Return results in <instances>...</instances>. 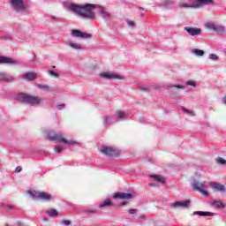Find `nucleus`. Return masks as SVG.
Here are the masks:
<instances>
[{"mask_svg": "<svg viewBox=\"0 0 226 226\" xmlns=\"http://www.w3.org/2000/svg\"><path fill=\"white\" fill-rule=\"evenodd\" d=\"M95 8L96 4H79L71 3L67 6L68 11H72V13H74L77 17L86 19L87 20H94V19H96V14L93 11Z\"/></svg>", "mask_w": 226, "mask_h": 226, "instance_id": "f257e3e1", "label": "nucleus"}, {"mask_svg": "<svg viewBox=\"0 0 226 226\" xmlns=\"http://www.w3.org/2000/svg\"><path fill=\"white\" fill-rule=\"evenodd\" d=\"M47 137L49 140L55 141V142H63L64 144H68L69 146H75V144H77V141L68 140L63 138L62 133H56L54 131H49L47 132Z\"/></svg>", "mask_w": 226, "mask_h": 226, "instance_id": "f03ea898", "label": "nucleus"}, {"mask_svg": "<svg viewBox=\"0 0 226 226\" xmlns=\"http://www.w3.org/2000/svg\"><path fill=\"white\" fill-rule=\"evenodd\" d=\"M17 98L19 102H23V103H27L28 105H40V103H41V98L24 93L19 94Z\"/></svg>", "mask_w": 226, "mask_h": 226, "instance_id": "7ed1b4c3", "label": "nucleus"}, {"mask_svg": "<svg viewBox=\"0 0 226 226\" xmlns=\"http://www.w3.org/2000/svg\"><path fill=\"white\" fill-rule=\"evenodd\" d=\"M11 6L14 11L25 15V13H29V6L24 4L23 0H10Z\"/></svg>", "mask_w": 226, "mask_h": 226, "instance_id": "20e7f679", "label": "nucleus"}, {"mask_svg": "<svg viewBox=\"0 0 226 226\" xmlns=\"http://www.w3.org/2000/svg\"><path fill=\"white\" fill-rule=\"evenodd\" d=\"M194 192H199L203 195V197H209V192H207V185H204L202 182L194 180L191 185Z\"/></svg>", "mask_w": 226, "mask_h": 226, "instance_id": "39448f33", "label": "nucleus"}, {"mask_svg": "<svg viewBox=\"0 0 226 226\" xmlns=\"http://www.w3.org/2000/svg\"><path fill=\"white\" fill-rule=\"evenodd\" d=\"M101 153H102V154H105V156H109V157L119 156V154H121V151H119V149L113 147H105V146H103L101 148Z\"/></svg>", "mask_w": 226, "mask_h": 226, "instance_id": "423d86ee", "label": "nucleus"}, {"mask_svg": "<svg viewBox=\"0 0 226 226\" xmlns=\"http://www.w3.org/2000/svg\"><path fill=\"white\" fill-rule=\"evenodd\" d=\"M207 29L216 32L217 34H225L226 27L222 25H216L215 23H208L206 25Z\"/></svg>", "mask_w": 226, "mask_h": 226, "instance_id": "0eeeda50", "label": "nucleus"}, {"mask_svg": "<svg viewBox=\"0 0 226 226\" xmlns=\"http://www.w3.org/2000/svg\"><path fill=\"white\" fill-rule=\"evenodd\" d=\"M71 36H72V38H83L84 40H87L89 38H93V34H87V33H84L79 29H72L71 31Z\"/></svg>", "mask_w": 226, "mask_h": 226, "instance_id": "6e6552de", "label": "nucleus"}, {"mask_svg": "<svg viewBox=\"0 0 226 226\" xmlns=\"http://www.w3.org/2000/svg\"><path fill=\"white\" fill-rule=\"evenodd\" d=\"M30 195L34 197V199H41V200H50V194H48L47 192H30Z\"/></svg>", "mask_w": 226, "mask_h": 226, "instance_id": "1a4fd4ad", "label": "nucleus"}, {"mask_svg": "<svg viewBox=\"0 0 226 226\" xmlns=\"http://www.w3.org/2000/svg\"><path fill=\"white\" fill-rule=\"evenodd\" d=\"M0 64H11L12 66H17L19 62L11 57L0 56Z\"/></svg>", "mask_w": 226, "mask_h": 226, "instance_id": "9d476101", "label": "nucleus"}, {"mask_svg": "<svg viewBox=\"0 0 226 226\" xmlns=\"http://www.w3.org/2000/svg\"><path fill=\"white\" fill-rule=\"evenodd\" d=\"M184 29L190 36H200V34L202 33V29L200 28L185 26Z\"/></svg>", "mask_w": 226, "mask_h": 226, "instance_id": "9b49d317", "label": "nucleus"}, {"mask_svg": "<svg viewBox=\"0 0 226 226\" xmlns=\"http://www.w3.org/2000/svg\"><path fill=\"white\" fill-rule=\"evenodd\" d=\"M209 186L214 190L215 192H225L226 188L225 185L222 184H218L216 182H209L208 183Z\"/></svg>", "mask_w": 226, "mask_h": 226, "instance_id": "f8f14e48", "label": "nucleus"}, {"mask_svg": "<svg viewBox=\"0 0 226 226\" xmlns=\"http://www.w3.org/2000/svg\"><path fill=\"white\" fill-rule=\"evenodd\" d=\"M113 199H122L123 200H130V199H133V194L128 192H117L113 196Z\"/></svg>", "mask_w": 226, "mask_h": 226, "instance_id": "ddd939ff", "label": "nucleus"}, {"mask_svg": "<svg viewBox=\"0 0 226 226\" xmlns=\"http://www.w3.org/2000/svg\"><path fill=\"white\" fill-rule=\"evenodd\" d=\"M190 206V201H177L172 203V207L175 209H185Z\"/></svg>", "mask_w": 226, "mask_h": 226, "instance_id": "4468645a", "label": "nucleus"}, {"mask_svg": "<svg viewBox=\"0 0 226 226\" xmlns=\"http://www.w3.org/2000/svg\"><path fill=\"white\" fill-rule=\"evenodd\" d=\"M101 77L102 79H107L108 80H114V79H121V76L116 74V73H103L101 74Z\"/></svg>", "mask_w": 226, "mask_h": 226, "instance_id": "2eb2a0df", "label": "nucleus"}, {"mask_svg": "<svg viewBox=\"0 0 226 226\" xmlns=\"http://www.w3.org/2000/svg\"><path fill=\"white\" fill-rule=\"evenodd\" d=\"M67 47H70V49H72L73 50H82V49H84V46H82V44L73 42L72 41H70L67 43Z\"/></svg>", "mask_w": 226, "mask_h": 226, "instance_id": "dca6fc26", "label": "nucleus"}, {"mask_svg": "<svg viewBox=\"0 0 226 226\" xmlns=\"http://www.w3.org/2000/svg\"><path fill=\"white\" fill-rule=\"evenodd\" d=\"M0 80L2 82H10L13 80V76L6 73V72H0Z\"/></svg>", "mask_w": 226, "mask_h": 226, "instance_id": "f3484780", "label": "nucleus"}, {"mask_svg": "<svg viewBox=\"0 0 226 226\" xmlns=\"http://www.w3.org/2000/svg\"><path fill=\"white\" fill-rule=\"evenodd\" d=\"M194 216H215L213 212H202V211H194L192 214Z\"/></svg>", "mask_w": 226, "mask_h": 226, "instance_id": "a211bd4d", "label": "nucleus"}, {"mask_svg": "<svg viewBox=\"0 0 226 226\" xmlns=\"http://www.w3.org/2000/svg\"><path fill=\"white\" fill-rule=\"evenodd\" d=\"M99 15L102 19H109V17H110V13H109V11H106L105 7H99Z\"/></svg>", "mask_w": 226, "mask_h": 226, "instance_id": "6ab92c4d", "label": "nucleus"}, {"mask_svg": "<svg viewBox=\"0 0 226 226\" xmlns=\"http://www.w3.org/2000/svg\"><path fill=\"white\" fill-rule=\"evenodd\" d=\"M172 4H174L173 0H163L162 2H161L159 6L160 8H169V6H172Z\"/></svg>", "mask_w": 226, "mask_h": 226, "instance_id": "aec40b11", "label": "nucleus"}, {"mask_svg": "<svg viewBox=\"0 0 226 226\" xmlns=\"http://www.w3.org/2000/svg\"><path fill=\"white\" fill-rule=\"evenodd\" d=\"M25 80H36V74L34 72H27L24 75Z\"/></svg>", "mask_w": 226, "mask_h": 226, "instance_id": "412c9836", "label": "nucleus"}, {"mask_svg": "<svg viewBox=\"0 0 226 226\" xmlns=\"http://www.w3.org/2000/svg\"><path fill=\"white\" fill-rule=\"evenodd\" d=\"M154 181H157L158 183H165V178L162 177L161 175H152L150 176Z\"/></svg>", "mask_w": 226, "mask_h": 226, "instance_id": "4be33fe9", "label": "nucleus"}, {"mask_svg": "<svg viewBox=\"0 0 226 226\" xmlns=\"http://www.w3.org/2000/svg\"><path fill=\"white\" fill-rule=\"evenodd\" d=\"M46 215H49L51 218H55V216H57L58 213L57 210L50 208L46 211Z\"/></svg>", "mask_w": 226, "mask_h": 226, "instance_id": "5701e85b", "label": "nucleus"}, {"mask_svg": "<svg viewBox=\"0 0 226 226\" xmlns=\"http://www.w3.org/2000/svg\"><path fill=\"white\" fill-rule=\"evenodd\" d=\"M212 206H213V207H217L218 209H222V208L225 207V206H223V202H222L220 200H215V201L212 202Z\"/></svg>", "mask_w": 226, "mask_h": 226, "instance_id": "b1692460", "label": "nucleus"}, {"mask_svg": "<svg viewBox=\"0 0 226 226\" xmlns=\"http://www.w3.org/2000/svg\"><path fill=\"white\" fill-rule=\"evenodd\" d=\"M192 54H194L195 56H198L199 57L204 56V50L199 49H192Z\"/></svg>", "mask_w": 226, "mask_h": 226, "instance_id": "393cba45", "label": "nucleus"}, {"mask_svg": "<svg viewBox=\"0 0 226 226\" xmlns=\"http://www.w3.org/2000/svg\"><path fill=\"white\" fill-rule=\"evenodd\" d=\"M199 4H200L201 6H204L206 4H213V3H215L214 0H197Z\"/></svg>", "mask_w": 226, "mask_h": 226, "instance_id": "a878e982", "label": "nucleus"}, {"mask_svg": "<svg viewBox=\"0 0 226 226\" xmlns=\"http://www.w3.org/2000/svg\"><path fill=\"white\" fill-rule=\"evenodd\" d=\"M37 87L39 89H41V91H50V87H49V85H37Z\"/></svg>", "mask_w": 226, "mask_h": 226, "instance_id": "bb28decb", "label": "nucleus"}, {"mask_svg": "<svg viewBox=\"0 0 226 226\" xmlns=\"http://www.w3.org/2000/svg\"><path fill=\"white\" fill-rule=\"evenodd\" d=\"M179 8H193V5H192L191 4L185 3V2H180Z\"/></svg>", "mask_w": 226, "mask_h": 226, "instance_id": "cd10ccee", "label": "nucleus"}, {"mask_svg": "<svg viewBox=\"0 0 226 226\" xmlns=\"http://www.w3.org/2000/svg\"><path fill=\"white\" fill-rule=\"evenodd\" d=\"M109 206H112V201L107 200H105L102 204H101V205L99 206V207H100V209H102V207H109Z\"/></svg>", "mask_w": 226, "mask_h": 226, "instance_id": "c85d7f7f", "label": "nucleus"}, {"mask_svg": "<svg viewBox=\"0 0 226 226\" xmlns=\"http://www.w3.org/2000/svg\"><path fill=\"white\" fill-rule=\"evenodd\" d=\"M117 117L118 119H126V115L123 111H117Z\"/></svg>", "mask_w": 226, "mask_h": 226, "instance_id": "c756f323", "label": "nucleus"}, {"mask_svg": "<svg viewBox=\"0 0 226 226\" xmlns=\"http://www.w3.org/2000/svg\"><path fill=\"white\" fill-rule=\"evenodd\" d=\"M102 120H103V124L105 125V126H107V124H110V117H109V116H104L103 117H102Z\"/></svg>", "mask_w": 226, "mask_h": 226, "instance_id": "7c9ffc66", "label": "nucleus"}, {"mask_svg": "<svg viewBox=\"0 0 226 226\" xmlns=\"http://www.w3.org/2000/svg\"><path fill=\"white\" fill-rule=\"evenodd\" d=\"M216 162L219 163L220 165H225L226 160L222 157H218L216 159Z\"/></svg>", "mask_w": 226, "mask_h": 226, "instance_id": "2f4dec72", "label": "nucleus"}, {"mask_svg": "<svg viewBox=\"0 0 226 226\" xmlns=\"http://www.w3.org/2000/svg\"><path fill=\"white\" fill-rule=\"evenodd\" d=\"M139 89H141V91H149L150 90V87H149V85H141L139 87Z\"/></svg>", "mask_w": 226, "mask_h": 226, "instance_id": "473e14b6", "label": "nucleus"}, {"mask_svg": "<svg viewBox=\"0 0 226 226\" xmlns=\"http://www.w3.org/2000/svg\"><path fill=\"white\" fill-rule=\"evenodd\" d=\"M208 58H210L212 61H218L219 57L215 54H210L208 56Z\"/></svg>", "mask_w": 226, "mask_h": 226, "instance_id": "72a5a7b5", "label": "nucleus"}, {"mask_svg": "<svg viewBox=\"0 0 226 226\" xmlns=\"http://www.w3.org/2000/svg\"><path fill=\"white\" fill-rule=\"evenodd\" d=\"M49 73L51 75V77H56V79H59V73L55 72L54 71H49Z\"/></svg>", "mask_w": 226, "mask_h": 226, "instance_id": "f704fd0d", "label": "nucleus"}, {"mask_svg": "<svg viewBox=\"0 0 226 226\" xmlns=\"http://www.w3.org/2000/svg\"><path fill=\"white\" fill-rule=\"evenodd\" d=\"M186 86H192V87H197V84L194 81L189 80L186 83Z\"/></svg>", "mask_w": 226, "mask_h": 226, "instance_id": "c9c22d12", "label": "nucleus"}, {"mask_svg": "<svg viewBox=\"0 0 226 226\" xmlns=\"http://www.w3.org/2000/svg\"><path fill=\"white\" fill-rule=\"evenodd\" d=\"M64 148L63 147V146H56L55 147V151L56 153H61V151H63Z\"/></svg>", "mask_w": 226, "mask_h": 226, "instance_id": "e433bc0d", "label": "nucleus"}, {"mask_svg": "<svg viewBox=\"0 0 226 226\" xmlns=\"http://www.w3.org/2000/svg\"><path fill=\"white\" fill-rule=\"evenodd\" d=\"M62 225H64V226L72 225V222H70V220H64L62 221Z\"/></svg>", "mask_w": 226, "mask_h": 226, "instance_id": "4c0bfd02", "label": "nucleus"}, {"mask_svg": "<svg viewBox=\"0 0 226 226\" xmlns=\"http://www.w3.org/2000/svg\"><path fill=\"white\" fill-rule=\"evenodd\" d=\"M127 26H129V27H135V22L132 20H128Z\"/></svg>", "mask_w": 226, "mask_h": 226, "instance_id": "58836bf2", "label": "nucleus"}, {"mask_svg": "<svg viewBox=\"0 0 226 226\" xmlns=\"http://www.w3.org/2000/svg\"><path fill=\"white\" fill-rule=\"evenodd\" d=\"M66 107V104H59L56 106L57 110H63Z\"/></svg>", "mask_w": 226, "mask_h": 226, "instance_id": "ea45409f", "label": "nucleus"}, {"mask_svg": "<svg viewBox=\"0 0 226 226\" xmlns=\"http://www.w3.org/2000/svg\"><path fill=\"white\" fill-rule=\"evenodd\" d=\"M183 112H187L188 114H191L192 116H193V111H190L188 109L186 108H182Z\"/></svg>", "mask_w": 226, "mask_h": 226, "instance_id": "a19ab883", "label": "nucleus"}, {"mask_svg": "<svg viewBox=\"0 0 226 226\" xmlns=\"http://www.w3.org/2000/svg\"><path fill=\"white\" fill-rule=\"evenodd\" d=\"M173 87H176L177 89H185V86L183 85H176V86H173Z\"/></svg>", "mask_w": 226, "mask_h": 226, "instance_id": "79ce46f5", "label": "nucleus"}, {"mask_svg": "<svg viewBox=\"0 0 226 226\" xmlns=\"http://www.w3.org/2000/svg\"><path fill=\"white\" fill-rule=\"evenodd\" d=\"M15 172H22V167L20 166H18L16 169H15Z\"/></svg>", "mask_w": 226, "mask_h": 226, "instance_id": "37998d69", "label": "nucleus"}, {"mask_svg": "<svg viewBox=\"0 0 226 226\" xmlns=\"http://www.w3.org/2000/svg\"><path fill=\"white\" fill-rule=\"evenodd\" d=\"M135 213H137V209H133V208H132V209H130V210H129V214H130V215H135Z\"/></svg>", "mask_w": 226, "mask_h": 226, "instance_id": "c03bdc74", "label": "nucleus"}, {"mask_svg": "<svg viewBox=\"0 0 226 226\" xmlns=\"http://www.w3.org/2000/svg\"><path fill=\"white\" fill-rule=\"evenodd\" d=\"M51 20H56V21H59V20H60V19H59V17H57V16H51Z\"/></svg>", "mask_w": 226, "mask_h": 226, "instance_id": "a18cd8bd", "label": "nucleus"}, {"mask_svg": "<svg viewBox=\"0 0 226 226\" xmlns=\"http://www.w3.org/2000/svg\"><path fill=\"white\" fill-rule=\"evenodd\" d=\"M4 39H5V40H10V39H11V36H10V35H4Z\"/></svg>", "mask_w": 226, "mask_h": 226, "instance_id": "49530a36", "label": "nucleus"}, {"mask_svg": "<svg viewBox=\"0 0 226 226\" xmlns=\"http://www.w3.org/2000/svg\"><path fill=\"white\" fill-rule=\"evenodd\" d=\"M140 220H146V216L145 215H141L139 217Z\"/></svg>", "mask_w": 226, "mask_h": 226, "instance_id": "de8ad7c7", "label": "nucleus"}, {"mask_svg": "<svg viewBox=\"0 0 226 226\" xmlns=\"http://www.w3.org/2000/svg\"><path fill=\"white\" fill-rule=\"evenodd\" d=\"M148 186H156V185L153 184V183H150V184H148Z\"/></svg>", "mask_w": 226, "mask_h": 226, "instance_id": "09e8293b", "label": "nucleus"}, {"mask_svg": "<svg viewBox=\"0 0 226 226\" xmlns=\"http://www.w3.org/2000/svg\"><path fill=\"white\" fill-rule=\"evenodd\" d=\"M7 207H8L9 209H13V207H11V206H7Z\"/></svg>", "mask_w": 226, "mask_h": 226, "instance_id": "8fccbe9b", "label": "nucleus"}, {"mask_svg": "<svg viewBox=\"0 0 226 226\" xmlns=\"http://www.w3.org/2000/svg\"><path fill=\"white\" fill-rule=\"evenodd\" d=\"M140 17H144V13H141V14H140Z\"/></svg>", "mask_w": 226, "mask_h": 226, "instance_id": "3c124183", "label": "nucleus"}, {"mask_svg": "<svg viewBox=\"0 0 226 226\" xmlns=\"http://www.w3.org/2000/svg\"><path fill=\"white\" fill-rule=\"evenodd\" d=\"M52 68H56V65H53Z\"/></svg>", "mask_w": 226, "mask_h": 226, "instance_id": "603ef678", "label": "nucleus"}]
</instances>
